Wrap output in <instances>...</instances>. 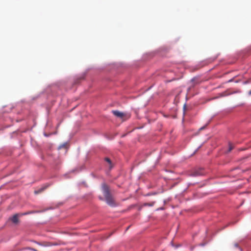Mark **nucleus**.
I'll list each match as a JSON object with an SVG mask.
<instances>
[{
	"label": "nucleus",
	"instance_id": "2",
	"mask_svg": "<svg viewBox=\"0 0 251 251\" xmlns=\"http://www.w3.org/2000/svg\"><path fill=\"white\" fill-rule=\"evenodd\" d=\"M112 113L116 117L121 119L122 121L124 120L125 115L123 113L117 110H113L112 111Z\"/></svg>",
	"mask_w": 251,
	"mask_h": 251
},
{
	"label": "nucleus",
	"instance_id": "7",
	"mask_svg": "<svg viewBox=\"0 0 251 251\" xmlns=\"http://www.w3.org/2000/svg\"><path fill=\"white\" fill-rule=\"evenodd\" d=\"M45 189V188H41V189H40L38 190L35 191L34 193L36 194H39L40 193H41L42 192H43L44 190Z\"/></svg>",
	"mask_w": 251,
	"mask_h": 251
},
{
	"label": "nucleus",
	"instance_id": "5",
	"mask_svg": "<svg viewBox=\"0 0 251 251\" xmlns=\"http://www.w3.org/2000/svg\"><path fill=\"white\" fill-rule=\"evenodd\" d=\"M202 170H200L199 171H196L194 172L193 175L194 176H201L203 175V173L202 172Z\"/></svg>",
	"mask_w": 251,
	"mask_h": 251
},
{
	"label": "nucleus",
	"instance_id": "11",
	"mask_svg": "<svg viewBox=\"0 0 251 251\" xmlns=\"http://www.w3.org/2000/svg\"><path fill=\"white\" fill-rule=\"evenodd\" d=\"M105 160L108 162V163H110V158L108 157H106L105 158Z\"/></svg>",
	"mask_w": 251,
	"mask_h": 251
},
{
	"label": "nucleus",
	"instance_id": "10",
	"mask_svg": "<svg viewBox=\"0 0 251 251\" xmlns=\"http://www.w3.org/2000/svg\"><path fill=\"white\" fill-rule=\"evenodd\" d=\"M110 204H111V206H115V204L113 203V201H112V199L111 198V203H110Z\"/></svg>",
	"mask_w": 251,
	"mask_h": 251
},
{
	"label": "nucleus",
	"instance_id": "14",
	"mask_svg": "<svg viewBox=\"0 0 251 251\" xmlns=\"http://www.w3.org/2000/svg\"><path fill=\"white\" fill-rule=\"evenodd\" d=\"M234 246L235 247L238 248V243H234Z\"/></svg>",
	"mask_w": 251,
	"mask_h": 251
},
{
	"label": "nucleus",
	"instance_id": "13",
	"mask_svg": "<svg viewBox=\"0 0 251 251\" xmlns=\"http://www.w3.org/2000/svg\"><path fill=\"white\" fill-rule=\"evenodd\" d=\"M65 146H66V145H65V144H63V145H62L60 146L59 147V149H61V148H63V147H64V148H65Z\"/></svg>",
	"mask_w": 251,
	"mask_h": 251
},
{
	"label": "nucleus",
	"instance_id": "1",
	"mask_svg": "<svg viewBox=\"0 0 251 251\" xmlns=\"http://www.w3.org/2000/svg\"><path fill=\"white\" fill-rule=\"evenodd\" d=\"M102 190L107 203L110 204V193L108 186L103 184L102 185Z\"/></svg>",
	"mask_w": 251,
	"mask_h": 251
},
{
	"label": "nucleus",
	"instance_id": "3",
	"mask_svg": "<svg viewBox=\"0 0 251 251\" xmlns=\"http://www.w3.org/2000/svg\"><path fill=\"white\" fill-rule=\"evenodd\" d=\"M21 216L20 215V214H16L14 215H13L12 217L9 218V220H10L14 224H17L19 223V217Z\"/></svg>",
	"mask_w": 251,
	"mask_h": 251
},
{
	"label": "nucleus",
	"instance_id": "9",
	"mask_svg": "<svg viewBox=\"0 0 251 251\" xmlns=\"http://www.w3.org/2000/svg\"><path fill=\"white\" fill-rule=\"evenodd\" d=\"M85 77V74H83L81 76L78 78L79 80L84 79Z\"/></svg>",
	"mask_w": 251,
	"mask_h": 251
},
{
	"label": "nucleus",
	"instance_id": "15",
	"mask_svg": "<svg viewBox=\"0 0 251 251\" xmlns=\"http://www.w3.org/2000/svg\"><path fill=\"white\" fill-rule=\"evenodd\" d=\"M186 107V105H184V106H183V109H184V110H185Z\"/></svg>",
	"mask_w": 251,
	"mask_h": 251
},
{
	"label": "nucleus",
	"instance_id": "17",
	"mask_svg": "<svg viewBox=\"0 0 251 251\" xmlns=\"http://www.w3.org/2000/svg\"><path fill=\"white\" fill-rule=\"evenodd\" d=\"M250 94H251V91L250 92Z\"/></svg>",
	"mask_w": 251,
	"mask_h": 251
},
{
	"label": "nucleus",
	"instance_id": "4",
	"mask_svg": "<svg viewBox=\"0 0 251 251\" xmlns=\"http://www.w3.org/2000/svg\"><path fill=\"white\" fill-rule=\"evenodd\" d=\"M42 211H39V210H31V211H29L28 212H25V213H20V215L21 216H24V215H26L30 214L40 213V212H41Z\"/></svg>",
	"mask_w": 251,
	"mask_h": 251
},
{
	"label": "nucleus",
	"instance_id": "8",
	"mask_svg": "<svg viewBox=\"0 0 251 251\" xmlns=\"http://www.w3.org/2000/svg\"><path fill=\"white\" fill-rule=\"evenodd\" d=\"M233 149V146L231 144H229V149H228V152H230Z\"/></svg>",
	"mask_w": 251,
	"mask_h": 251
},
{
	"label": "nucleus",
	"instance_id": "16",
	"mask_svg": "<svg viewBox=\"0 0 251 251\" xmlns=\"http://www.w3.org/2000/svg\"><path fill=\"white\" fill-rule=\"evenodd\" d=\"M100 199L102 200V199L101 197H100Z\"/></svg>",
	"mask_w": 251,
	"mask_h": 251
},
{
	"label": "nucleus",
	"instance_id": "6",
	"mask_svg": "<svg viewBox=\"0 0 251 251\" xmlns=\"http://www.w3.org/2000/svg\"><path fill=\"white\" fill-rule=\"evenodd\" d=\"M155 203V201H152L150 203H145L144 204V206H152Z\"/></svg>",
	"mask_w": 251,
	"mask_h": 251
},
{
	"label": "nucleus",
	"instance_id": "12",
	"mask_svg": "<svg viewBox=\"0 0 251 251\" xmlns=\"http://www.w3.org/2000/svg\"><path fill=\"white\" fill-rule=\"evenodd\" d=\"M226 95H227L226 93V92H224V93H223L221 94V97L226 96Z\"/></svg>",
	"mask_w": 251,
	"mask_h": 251
}]
</instances>
